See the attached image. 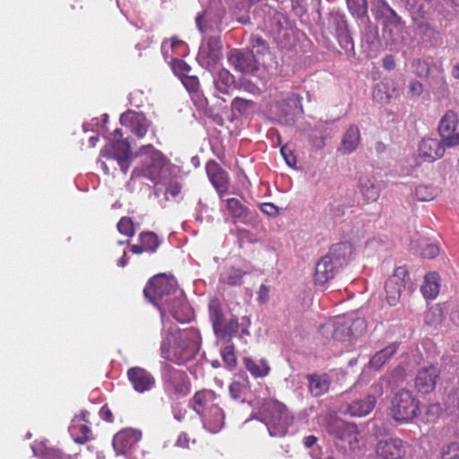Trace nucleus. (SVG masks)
Segmentation results:
<instances>
[{
    "label": "nucleus",
    "mask_w": 459,
    "mask_h": 459,
    "mask_svg": "<svg viewBox=\"0 0 459 459\" xmlns=\"http://www.w3.org/2000/svg\"><path fill=\"white\" fill-rule=\"evenodd\" d=\"M143 293L158 307L161 318H164L166 314H169L179 323L191 320L192 309L174 277L165 273L153 276L147 282Z\"/></svg>",
    "instance_id": "nucleus-1"
},
{
    "label": "nucleus",
    "mask_w": 459,
    "mask_h": 459,
    "mask_svg": "<svg viewBox=\"0 0 459 459\" xmlns=\"http://www.w3.org/2000/svg\"><path fill=\"white\" fill-rule=\"evenodd\" d=\"M200 347V333L190 327L169 333L161 342L160 354L167 360L185 365L195 358Z\"/></svg>",
    "instance_id": "nucleus-2"
},
{
    "label": "nucleus",
    "mask_w": 459,
    "mask_h": 459,
    "mask_svg": "<svg viewBox=\"0 0 459 459\" xmlns=\"http://www.w3.org/2000/svg\"><path fill=\"white\" fill-rule=\"evenodd\" d=\"M367 331V322L364 318H351L337 316L320 325L319 332L327 340L336 342H350L353 338L363 335Z\"/></svg>",
    "instance_id": "nucleus-3"
},
{
    "label": "nucleus",
    "mask_w": 459,
    "mask_h": 459,
    "mask_svg": "<svg viewBox=\"0 0 459 459\" xmlns=\"http://www.w3.org/2000/svg\"><path fill=\"white\" fill-rule=\"evenodd\" d=\"M140 152H149V156L144 160L143 176L153 184H167L177 174L176 167L170 163L161 152L155 150L152 144L141 147Z\"/></svg>",
    "instance_id": "nucleus-4"
},
{
    "label": "nucleus",
    "mask_w": 459,
    "mask_h": 459,
    "mask_svg": "<svg viewBox=\"0 0 459 459\" xmlns=\"http://www.w3.org/2000/svg\"><path fill=\"white\" fill-rule=\"evenodd\" d=\"M420 402L412 392L399 389L391 400L390 412L397 422H409L419 415Z\"/></svg>",
    "instance_id": "nucleus-5"
},
{
    "label": "nucleus",
    "mask_w": 459,
    "mask_h": 459,
    "mask_svg": "<svg viewBox=\"0 0 459 459\" xmlns=\"http://www.w3.org/2000/svg\"><path fill=\"white\" fill-rule=\"evenodd\" d=\"M291 420L290 412L283 403L278 401L268 403L264 421L271 436H284Z\"/></svg>",
    "instance_id": "nucleus-6"
},
{
    "label": "nucleus",
    "mask_w": 459,
    "mask_h": 459,
    "mask_svg": "<svg viewBox=\"0 0 459 459\" xmlns=\"http://www.w3.org/2000/svg\"><path fill=\"white\" fill-rule=\"evenodd\" d=\"M165 391L175 398L186 396L191 390V381L186 372L169 366L162 377Z\"/></svg>",
    "instance_id": "nucleus-7"
},
{
    "label": "nucleus",
    "mask_w": 459,
    "mask_h": 459,
    "mask_svg": "<svg viewBox=\"0 0 459 459\" xmlns=\"http://www.w3.org/2000/svg\"><path fill=\"white\" fill-rule=\"evenodd\" d=\"M384 394V380L379 379L373 383L368 395L348 404L347 411L352 417H363L368 415L374 409L377 399Z\"/></svg>",
    "instance_id": "nucleus-8"
},
{
    "label": "nucleus",
    "mask_w": 459,
    "mask_h": 459,
    "mask_svg": "<svg viewBox=\"0 0 459 459\" xmlns=\"http://www.w3.org/2000/svg\"><path fill=\"white\" fill-rule=\"evenodd\" d=\"M221 57V43L219 36L205 38L199 48L196 60L201 66L210 69L216 65Z\"/></svg>",
    "instance_id": "nucleus-9"
},
{
    "label": "nucleus",
    "mask_w": 459,
    "mask_h": 459,
    "mask_svg": "<svg viewBox=\"0 0 459 459\" xmlns=\"http://www.w3.org/2000/svg\"><path fill=\"white\" fill-rule=\"evenodd\" d=\"M100 156L117 161L123 173H126L132 159L131 147L127 140H112L100 151Z\"/></svg>",
    "instance_id": "nucleus-10"
},
{
    "label": "nucleus",
    "mask_w": 459,
    "mask_h": 459,
    "mask_svg": "<svg viewBox=\"0 0 459 459\" xmlns=\"http://www.w3.org/2000/svg\"><path fill=\"white\" fill-rule=\"evenodd\" d=\"M409 280V272L406 266H398L394 273L387 279L385 285V299L390 306H395Z\"/></svg>",
    "instance_id": "nucleus-11"
},
{
    "label": "nucleus",
    "mask_w": 459,
    "mask_h": 459,
    "mask_svg": "<svg viewBox=\"0 0 459 459\" xmlns=\"http://www.w3.org/2000/svg\"><path fill=\"white\" fill-rule=\"evenodd\" d=\"M406 452V442L396 437L380 439L375 447L377 459H403Z\"/></svg>",
    "instance_id": "nucleus-12"
},
{
    "label": "nucleus",
    "mask_w": 459,
    "mask_h": 459,
    "mask_svg": "<svg viewBox=\"0 0 459 459\" xmlns=\"http://www.w3.org/2000/svg\"><path fill=\"white\" fill-rule=\"evenodd\" d=\"M229 64L242 74H254L259 69V62L253 51L247 49H232L228 54Z\"/></svg>",
    "instance_id": "nucleus-13"
},
{
    "label": "nucleus",
    "mask_w": 459,
    "mask_h": 459,
    "mask_svg": "<svg viewBox=\"0 0 459 459\" xmlns=\"http://www.w3.org/2000/svg\"><path fill=\"white\" fill-rule=\"evenodd\" d=\"M458 122L457 114L453 110H447L440 119L438 133L447 148L459 145V132H455Z\"/></svg>",
    "instance_id": "nucleus-14"
},
{
    "label": "nucleus",
    "mask_w": 459,
    "mask_h": 459,
    "mask_svg": "<svg viewBox=\"0 0 459 459\" xmlns=\"http://www.w3.org/2000/svg\"><path fill=\"white\" fill-rule=\"evenodd\" d=\"M127 377L137 393L151 391L156 384L155 377L147 369L133 367L127 370Z\"/></svg>",
    "instance_id": "nucleus-15"
},
{
    "label": "nucleus",
    "mask_w": 459,
    "mask_h": 459,
    "mask_svg": "<svg viewBox=\"0 0 459 459\" xmlns=\"http://www.w3.org/2000/svg\"><path fill=\"white\" fill-rule=\"evenodd\" d=\"M439 376V369L433 365L420 368L414 379L415 388L421 394L431 393L436 387Z\"/></svg>",
    "instance_id": "nucleus-16"
},
{
    "label": "nucleus",
    "mask_w": 459,
    "mask_h": 459,
    "mask_svg": "<svg viewBox=\"0 0 459 459\" xmlns=\"http://www.w3.org/2000/svg\"><path fill=\"white\" fill-rule=\"evenodd\" d=\"M142 438V432L134 429H124L113 437L112 445L117 455H125Z\"/></svg>",
    "instance_id": "nucleus-17"
},
{
    "label": "nucleus",
    "mask_w": 459,
    "mask_h": 459,
    "mask_svg": "<svg viewBox=\"0 0 459 459\" xmlns=\"http://www.w3.org/2000/svg\"><path fill=\"white\" fill-rule=\"evenodd\" d=\"M205 170L210 182L216 191L220 195L226 193L230 186L228 172L214 160H210L206 162Z\"/></svg>",
    "instance_id": "nucleus-18"
},
{
    "label": "nucleus",
    "mask_w": 459,
    "mask_h": 459,
    "mask_svg": "<svg viewBox=\"0 0 459 459\" xmlns=\"http://www.w3.org/2000/svg\"><path fill=\"white\" fill-rule=\"evenodd\" d=\"M220 402V396L214 391L203 389L194 394L190 400V405L197 414H202L213 407H218Z\"/></svg>",
    "instance_id": "nucleus-19"
},
{
    "label": "nucleus",
    "mask_w": 459,
    "mask_h": 459,
    "mask_svg": "<svg viewBox=\"0 0 459 459\" xmlns=\"http://www.w3.org/2000/svg\"><path fill=\"white\" fill-rule=\"evenodd\" d=\"M120 122L123 126L130 127L131 132L138 138H143L150 126L149 121L143 113L132 110L123 113Z\"/></svg>",
    "instance_id": "nucleus-20"
},
{
    "label": "nucleus",
    "mask_w": 459,
    "mask_h": 459,
    "mask_svg": "<svg viewBox=\"0 0 459 459\" xmlns=\"http://www.w3.org/2000/svg\"><path fill=\"white\" fill-rule=\"evenodd\" d=\"M446 147L442 139L439 141L434 138H426L419 145V156L424 161L433 162L443 157Z\"/></svg>",
    "instance_id": "nucleus-21"
},
{
    "label": "nucleus",
    "mask_w": 459,
    "mask_h": 459,
    "mask_svg": "<svg viewBox=\"0 0 459 459\" xmlns=\"http://www.w3.org/2000/svg\"><path fill=\"white\" fill-rule=\"evenodd\" d=\"M326 429L327 432L337 439L351 442L352 438H356L357 426L341 419H333L329 421Z\"/></svg>",
    "instance_id": "nucleus-22"
},
{
    "label": "nucleus",
    "mask_w": 459,
    "mask_h": 459,
    "mask_svg": "<svg viewBox=\"0 0 459 459\" xmlns=\"http://www.w3.org/2000/svg\"><path fill=\"white\" fill-rule=\"evenodd\" d=\"M338 269L328 256L324 255L316 264L313 277L315 284L325 285L334 278Z\"/></svg>",
    "instance_id": "nucleus-23"
},
{
    "label": "nucleus",
    "mask_w": 459,
    "mask_h": 459,
    "mask_svg": "<svg viewBox=\"0 0 459 459\" xmlns=\"http://www.w3.org/2000/svg\"><path fill=\"white\" fill-rule=\"evenodd\" d=\"M359 189L367 203L376 202L380 195V187L373 175L362 174L359 178Z\"/></svg>",
    "instance_id": "nucleus-24"
},
{
    "label": "nucleus",
    "mask_w": 459,
    "mask_h": 459,
    "mask_svg": "<svg viewBox=\"0 0 459 459\" xmlns=\"http://www.w3.org/2000/svg\"><path fill=\"white\" fill-rule=\"evenodd\" d=\"M140 244L132 245L131 252L141 255L143 252L155 253L160 244L158 236L152 231H143L139 234Z\"/></svg>",
    "instance_id": "nucleus-25"
},
{
    "label": "nucleus",
    "mask_w": 459,
    "mask_h": 459,
    "mask_svg": "<svg viewBox=\"0 0 459 459\" xmlns=\"http://www.w3.org/2000/svg\"><path fill=\"white\" fill-rule=\"evenodd\" d=\"M199 415L202 417L204 427L211 433L219 432L224 426L225 415L220 405Z\"/></svg>",
    "instance_id": "nucleus-26"
},
{
    "label": "nucleus",
    "mask_w": 459,
    "mask_h": 459,
    "mask_svg": "<svg viewBox=\"0 0 459 459\" xmlns=\"http://www.w3.org/2000/svg\"><path fill=\"white\" fill-rule=\"evenodd\" d=\"M307 379L308 390L313 396L318 397L328 392L331 381L326 374H308Z\"/></svg>",
    "instance_id": "nucleus-27"
},
{
    "label": "nucleus",
    "mask_w": 459,
    "mask_h": 459,
    "mask_svg": "<svg viewBox=\"0 0 459 459\" xmlns=\"http://www.w3.org/2000/svg\"><path fill=\"white\" fill-rule=\"evenodd\" d=\"M351 252V246L348 242H339L330 247L325 256H328L340 268L346 263Z\"/></svg>",
    "instance_id": "nucleus-28"
},
{
    "label": "nucleus",
    "mask_w": 459,
    "mask_h": 459,
    "mask_svg": "<svg viewBox=\"0 0 459 459\" xmlns=\"http://www.w3.org/2000/svg\"><path fill=\"white\" fill-rule=\"evenodd\" d=\"M440 277L437 273H428L424 277V282L420 287L422 295L426 299H434L439 293Z\"/></svg>",
    "instance_id": "nucleus-29"
},
{
    "label": "nucleus",
    "mask_w": 459,
    "mask_h": 459,
    "mask_svg": "<svg viewBox=\"0 0 459 459\" xmlns=\"http://www.w3.org/2000/svg\"><path fill=\"white\" fill-rule=\"evenodd\" d=\"M250 382L246 373H239L229 386L230 396L235 400L244 401L249 391Z\"/></svg>",
    "instance_id": "nucleus-30"
},
{
    "label": "nucleus",
    "mask_w": 459,
    "mask_h": 459,
    "mask_svg": "<svg viewBox=\"0 0 459 459\" xmlns=\"http://www.w3.org/2000/svg\"><path fill=\"white\" fill-rule=\"evenodd\" d=\"M399 344L393 342L377 351L369 360V367L378 370L385 364L397 351Z\"/></svg>",
    "instance_id": "nucleus-31"
},
{
    "label": "nucleus",
    "mask_w": 459,
    "mask_h": 459,
    "mask_svg": "<svg viewBox=\"0 0 459 459\" xmlns=\"http://www.w3.org/2000/svg\"><path fill=\"white\" fill-rule=\"evenodd\" d=\"M69 431L76 444L84 445L91 439V429L86 423L73 420Z\"/></svg>",
    "instance_id": "nucleus-32"
},
{
    "label": "nucleus",
    "mask_w": 459,
    "mask_h": 459,
    "mask_svg": "<svg viewBox=\"0 0 459 459\" xmlns=\"http://www.w3.org/2000/svg\"><path fill=\"white\" fill-rule=\"evenodd\" d=\"M243 362L246 369L255 378L264 377L270 372V366L264 359L255 360L252 358L247 357L244 358Z\"/></svg>",
    "instance_id": "nucleus-33"
},
{
    "label": "nucleus",
    "mask_w": 459,
    "mask_h": 459,
    "mask_svg": "<svg viewBox=\"0 0 459 459\" xmlns=\"http://www.w3.org/2000/svg\"><path fill=\"white\" fill-rule=\"evenodd\" d=\"M246 272L234 266L226 267L220 274L219 281L230 286L240 285Z\"/></svg>",
    "instance_id": "nucleus-34"
},
{
    "label": "nucleus",
    "mask_w": 459,
    "mask_h": 459,
    "mask_svg": "<svg viewBox=\"0 0 459 459\" xmlns=\"http://www.w3.org/2000/svg\"><path fill=\"white\" fill-rule=\"evenodd\" d=\"M360 140L359 130L356 126H351L343 135L342 148L345 153H351L356 150Z\"/></svg>",
    "instance_id": "nucleus-35"
},
{
    "label": "nucleus",
    "mask_w": 459,
    "mask_h": 459,
    "mask_svg": "<svg viewBox=\"0 0 459 459\" xmlns=\"http://www.w3.org/2000/svg\"><path fill=\"white\" fill-rule=\"evenodd\" d=\"M433 71L426 77L429 85L433 90H445L446 88V81L444 74V69L441 65L433 64Z\"/></svg>",
    "instance_id": "nucleus-36"
},
{
    "label": "nucleus",
    "mask_w": 459,
    "mask_h": 459,
    "mask_svg": "<svg viewBox=\"0 0 459 459\" xmlns=\"http://www.w3.org/2000/svg\"><path fill=\"white\" fill-rule=\"evenodd\" d=\"M227 210L233 219L243 220L249 212L248 208L237 198L227 199Z\"/></svg>",
    "instance_id": "nucleus-37"
},
{
    "label": "nucleus",
    "mask_w": 459,
    "mask_h": 459,
    "mask_svg": "<svg viewBox=\"0 0 459 459\" xmlns=\"http://www.w3.org/2000/svg\"><path fill=\"white\" fill-rule=\"evenodd\" d=\"M238 320L236 316H231L228 320H224L221 327H219L214 333L221 338L232 337L238 331Z\"/></svg>",
    "instance_id": "nucleus-38"
},
{
    "label": "nucleus",
    "mask_w": 459,
    "mask_h": 459,
    "mask_svg": "<svg viewBox=\"0 0 459 459\" xmlns=\"http://www.w3.org/2000/svg\"><path fill=\"white\" fill-rule=\"evenodd\" d=\"M209 316L213 331L215 332L219 327H221V324L225 320L221 304L218 301H212L210 303Z\"/></svg>",
    "instance_id": "nucleus-39"
},
{
    "label": "nucleus",
    "mask_w": 459,
    "mask_h": 459,
    "mask_svg": "<svg viewBox=\"0 0 459 459\" xmlns=\"http://www.w3.org/2000/svg\"><path fill=\"white\" fill-rule=\"evenodd\" d=\"M234 82V77L226 69H221L219 73V78L215 82L216 89L223 93L228 94L230 85Z\"/></svg>",
    "instance_id": "nucleus-40"
},
{
    "label": "nucleus",
    "mask_w": 459,
    "mask_h": 459,
    "mask_svg": "<svg viewBox=\"0 0 459 459\" xmlns=\"http://www.w3.org/2000/svg\"><path fill=\"white\" fill-rule=\"evenodd\" d=\"M443 314L440 307L434 306L429 307L424 315V323L429 326H437L441 324Z\"/></svg>",
    "instance_id": "nucleus-41"
},
{
    "label": "nucleus",
    "mask_w": 459,
    "mask_h": 459,
    "mask_svg": "<svg viewBox=\"0 0 459 459\" xmlns=\"http://www.w3.org/2000/svg\"><path fill=\"white\" fill-rule=\"evenodd\" d=\"M249 45L252 48L251 51H255L259 56H264L269 52V46L267 41L259 35H251Z\"/></svg>",
    "instance_id": "nucleus-42"
},
{
    "label": "nucleus",
    "mask_w": 459,
    "mask_h": 459,
    "mask_svg": "<svg viewBox=\"0 0 459 459\" xmlns=\"http://www.w3.org/2000/svg\"><path fill=\"white\" fill-rule=\"evenodd\" d=\"M348 8L353 16L360 18L367 13V0H346Z\"/></svg>",
    "instance_id": "nucleus-43"
},
{
    "label": "nucleus",
    "mask_w": 459,
    "mask_h": 459,
    "mask_svg": "<svg viewBox=\"0 0 459 459\" xmlns=\"http://www.w3.org/2000/svg\"><path fill=\"white\" fill-rule=\"evenodd\" d=\"M254 107L255 102L251 100H246L239 97H236L231 101L232 110L237 111L240 115L247 114Z\"/></svg>",
    "instance_id": "nucleus-44"
},
{
    "label": "nucleus",
    "mask_w": 459,
    "mask_h": 459,
    "mask_svg": "<svg viewBox=\"0 0 459 459\" xmlns=\"http://www.w3.org/2000/svg\"><path fill=\"white\" fill-rule=\"evenodd\" d=\"M117 230L120 234L132 238L135 234L134 224L131 218L124 216L117 224Z\"/></svg>",
    "instance_id": "nucleus-45"
},
{
    "label": "nucleus",
    "mask_w": 459,
    "mask_h": 459,
    "mask_svg": "<svg viewBox=\"0 0 459 459\" xmlns=\"http://www.w3.org/2000/svg\"><path fill=\"white\" fill-rule=\"evenodd\" d=\"M171 69L179 79L188 75V74L191 72V66L186 62L179 58L172 59Z\"/></svg>",
    "instance_id": "nucleus-46"
},
{
    "label": "nucleus",
    "mask_w": 459,
    "mask_h": 459,
    "mask_svg": "<svg viewBox=\"0 0 459 459\" xmlns=\"http://www.w3.org/2000/svg\"><path fill=\"white\" fill-rule=\"evenodd\" d=\"M186 43L178 39V37L174 36L170 38L169 39H166L161 44V51L165 58L170 56L169 54V48L174 49H180L184 48Z\"/></svg>",
    "instance_id": "nucleus-47"
},
{
    "label": "nucleus",
    "mask_w": 459,
    "mask_h": 459,
    "mask_svg": "<svg viewBox=\"0 0 459 459\" xmlns=\"http://www.w3.org/2000/svg\"><path fill=\"white\" fill-rule=\"evenodd\" d=\"M166 186V195H170L173 198H177L182 190V184L178 180V173L175 174L170 180L164 184Z\"/></svg>",
    "instance_id": "nucleus-48"
},
{
    "label": "nucleus",
    "mask_w": 459,
    "mask_h": 459,
    "mask_svg": "<svg viewBox=\"0 0 459 459\" xmlns=\"http://www.w3.org/2000/svg\"><path fill=\"white\" fill-rule=\"evenodd\" d=\"M442 459H459V442H451L442 447Z\"/></svg>",
    "instance_id": "nucleus-49"
},
{
    "label": "nucleus",
    "mask_w": 459,
    "mask_h": 459,
    "mask_svg": "<svg viewBox=\"0 0 459 459\" xmlns=\"http://www.w3.org/2000/svg\"><path fill=\"white\" fill-rule=\"evenodd\" d=\"M180 81L189 93H198L200 90V82L197 76L188 74L182 77Z\"/></svg>",
    "instance_id": "nucleus-50"
},
{
    "label": "nucleus",
    "mask_w": 459,
    "mask_h": 459,
    "mask_svg": "<svg viewBox=\"0 0 459 459\" xmlns=\"http://www.w3.org/2000/svg\"><path fill=\"white\" fill-rule=\"evenodd\" d=\"M392 7L389 5L386 0H376L373 3L372 12L374 13L376 19L383 18Z\"/></svg>",
    "instance_id": "nucleus-51"
},
{
    "label": "nucleus",
    "mask_w": 459,
    "mask_h": 459,
    "mask_svg": "<svg viewBox=\"0 0 459 459\" xmlns=\"http://www.w3.org/2000/svg\"><path fill=\"white\" fill-rule=\"evenodd\" d=\"M221 357L225 364L230 368H234L237 365V357L233 345L225 346L221 350Z\"/></svg>",
    "instance_id": "nucleus-52"
},
{
    "label": "nucleus",
    "mask_w": 459,
    "mask_h": 459,
    "mask_svg": "<svg viewBox=\"0 0 459 459\" xmlns=\"http://www.w3.org/2000/svg\"><path fill=\"white\" fill-rule=\"evenodd\" d=\"M434 63H429L426 60L418 59L415 63V73L420 77H429V74L432 73V65Z\"/></svg>",
    "instance_id": "nucleus-53"
},
{
    "label": "nucleus",
    "mask_w": 459,
    "mask_h": 459,
    "mask_svg": "<svg viewBox=\"0 0 459 459\" xmlns=\"http://www.w3.org/2000/svg\"><path fill=\"white\" fill-rule=\"evenodd\" d=\"M416 197L419 201L428 202L435 197V191L428 186H419L415 191Z\"/></svg>",
    "instance_id": "nucleus-54"
},
{
    "label": "nucleus",
    "mask_w": 459,
    "mask_h": 459,
    "mask_svg": "<svg viewBox=\"0 0 459 459\" xmlns=\"http://www.w3.org/2000/svg\"><path fill=\"white\" fill-rule=\"evenodd\" d=\"M302 96L299 93L291 92L285 100L281 101V105H287L294 108L296 110L303 111Z\"/></svg>",
    "instance_id": "nucleus-55"
},
{
    "label": "nucleus",
    "mask_w": 459,
    "mask_h": 459,
    "mask_svg": "<svg viewBox=\"0 0 459 459\" xmlns=\"http://www.w3.org/2000/svg\"><path fill=\"white\" fill-rule=\"evenodd\" d=\"M386 90L387 88L385 83L377 84L373 90V97L379 101L389 102L392 95Z\"/></svg>",
    "instance_id": "nucleus-56"
},
{
    "label": "nucleus",
    "mask_w": 459,
    "mask_h": 459,
    "mask_svg": "<svg viewBox=\"0 0 459 459\" xmlns=\"http://www.w3.org/2000/svg\"><path fill=\"white\" fill-rule=\"evenodd\" d=\"M190 442L195 445L197 442V438L195 437H191L188 433L183 431L179 433L175 446L180 448L188 449Z\"/></svg>",
    "instance_id": "nucleus-57"
},
{
    "label": "nucleus",
    "mask_w": 459,
    "mask_h": 459,
    "mask_svg": "<svg viewBox=\"0 0 459 459\" xmlns=\"http://www.w3.org/2000/svg\"><path fill=\"white\" fill-rule=\"evenodd\" d=\"M383 18L385 19V26L392 25L397 28L403 24L402 17L393 8Z\"/></svg>",
    "instance_id": "nucleus-58"
},
{
    "label": "nucleus",
    "mask_w": 459,
    "mask_h": 459,
    "mask_svg": "<svg viewBox=\"0 0 459 459\" xmlns=\"http://www.w3.org/2000/svg\"><path fill=\"white\" fill-rule=\"evenodd\" d=\"M439 254V247L435 244H429L422 249V255L425 258L432 259Z\"/></svg>",
    "instance_id": "nucleus-59"
},
{
    "label": "nucleus",
    "mask_w": 459,
    "mask_h": 459,
    "mask_svg": "<svg viewBox=\"0 0 459 459\" xmlns=\"http://www.w3.org/2000/svg\"><path fill=\"white\" fill-rule=\"evenodd\" d=\"M260 210L270 217H276L279 214V209L272 203H264L260 205Z\"/></svg>",
    "instance_id": "nucleus-60"
},
{
    "label": "nucleus",
    "mask_w": 459,
    "mask_h": 459,
    "mask_svg": "<svg viewBox=\"0 0 459 459\" xmlns=\"http://www.w3.org/2000/svg\"><path fill=\"white\" fill-rule=\"evenodd\" d=\"M423 91V85L417 80H411L409 82V93L411 96H420Z\"/></svg>",
    "instance_id": "nucleus-61"
},
{
    "label": "nucleus",
    "mask_w": 459,
    "mask_h": 459,
    "mask_svg": "<svg viewBox=\"0 0 459 459\" xmlns=\"http://www.w3.org/2000/svg\"><path fill=\"white\" fill-rule=\"evenodd\" d=\"M447 403L455 410L459 411V387L453 389L447 397Z\"/></svg>",
    "instance_id": "nucleus-62"
},
{
    "label": "nucleus",
    "mask_w": 459,
    "mask_h": 459,
    "mask_svg": "<svg viewBox=\"0 0 459 459\" xmlns=\"http://www.w3.org/2000/svg\"><path fill=\"white\" fill-rule=\"evenodd\" d=\"M270 288L264 284H262L258 290L257 300L260 303H266L269 300Z\"/></svg>",
    "instance_id": "nucleus-63"
},
{
    "label": "nucleus",
    "mask_w": 459,
    "mask_h": 459,
    "mask_svg": "<svg viewBox=\"0 0 459 459\" xmlns=\"http://www.w3.org/2000/svg\"><path fill=\"white\" fill-rule=\"evenodd\" d=\"M100 416L103 420L108 423H112L114 421V415L108 405H104L101 407V409L100 410Z\"/></svg>",
    "instance_id": "nucleus-64"
}]
</instances>
